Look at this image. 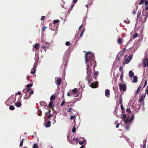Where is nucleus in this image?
<instances>
[{
	"mask_svg": "<svg viewBox=\"0 0 148 148\" xmlns=\"http://www.w3.org/2000/svg\"><path fill=\"white\" fill-rule=\"evenodd\" d=\"M93 55L90 52H88L86 54L85 56V60L86 64L88 66V64L90 66V67L93 66L95 68L96 66V62L93 58Z\"/></svg>",
	"mask_w": 148,
	"mask_h": 148,
	"instance_id": "1",
	"label": "nucleus"
},
{
	"mask_svg": "<svg viewBox=\"0 0 148 148\" xmlns=\"http://www.w3.org/2000/svg\"><path fill=\"white\" fill-rule=\"evenodd\" d=\"M127 116L126 114H123L121 116V118H122L125 123V129L126 130H128L129 129L130 126L131 124V122L134 119V115L132 116L130 119L129 118V116H128L127 117Z\"/></svg>",
	"mask_w": 148,
	"mask_h": 148,
	"instance_id": "2",
	"label": "nucleus"
},
{
	"mask_svg": "<svg viewBox=\"0 0 148 148\" xmlns=\"http://www.w3.org/2000/svg\"><path fill=\"white\" fill-rule=\"evenodd\" d=\"M127 56H125L123 61V63L124 64H127L129 63L132 58L133 55H130L126 59Z\"/></svg>",
	"mask_w": 148,
	"mask_h": 148,
	"instance_id": "3",
	"label": "nucleus"
},
{
	"mask_svg": "<svg viewBox=\"0 0 148 148\" xmlns=\"http://www.w3.org/2000/svg\"><path fill=\"white\" fill-rule=\"evenodd\" d=\"M86 68L87 74L88 75L89 78H91V76L92 74V69L91 68L90 66L88 64V66Z\"/></svg>",
	"mask_w": 148,
	"mask_h": 148,
	"instance_id": "4",
	"label": "nucleus"
},
{
	"mask_svg": "<svg viewBox=\"0 0 148 148\" xmlns=\"http://www.w3.org/2000/svg\"><path fill=\"white\" fill-rule=\"evenodd\" d=\"M119 89L121 91H123L125 92L126 90V85L124 84H119Z\"/></svg>",
	"mask_w": 148,
	"mask_h": 148,
	"instance_id": "5",
	"label": "nucleus"
},
{
	"mask_svg": "<svg viewBox=\"0 0 148 148\" xmlns=\"http://www.w3.org/2000/svg\"><path fill=\"white\" fill-rule=\"evenodd\" d=\"M67 139L68 140L69 142L71 143H74V142L76 141H77V143L78 142V140L77 138H73L70 139L69 138V135L67 136Z\"/></svg>",
	"mask_w": 148,
	"mask_h": 148,
	"instance_id": "6",
	"label": "nucleus"
},
{
	"mask_svg": "<svg viewBox=\"0 0 148 148\" xmlns=\"http://www.w3.org/2000/svg\"><path fill=\"white\" fill-rule=\"evenodd\" d=\"M142 64L144 67H148V59L147 58H146L143 60Z\"/></svg>",
	"mask_w": 148,
	"mask_h": 148,
	"instance_id": "7",
	"label": "nucleus"
},
{
	"mask_svg": "<svg viewBox=\"0 0 148 148\" xmlns=\"http://www.w3.org/2000/svg\"><path fill=\"white\" fill-rule=\"evenodd\" d=\"M34 93V91L33 90H31L30 92L28 93H27L26 95L24 97L25 99H28L31 97L32 95Z\"/></svg>",
	"mask_w": 148,
	"mask_h": 148,
	"instance_id": "8",
	"label": "nucleus"
},
{
	"mask_svg": "<svg viewBox=\"0 0 148 148\" xmlns=\"http://www.w3.org/2000/svg\"><path fill=\"white\" fill-rule=\"evenodd\" d=\"M33 85V83H31L29 84H27L26 86V87L25 88L26 92V93H27V92H28L31 89V87Z\"/></svg>",
	"mask_w": 148,
	"mask_h": 148,
	"instance_id": "9",
	"label": "nucleus"
},
{
	"mask_svg": "<svg viewBox=\"0 0 148 148\" xmlns=\"http://www.w3.org/2000/svg\"><path fill=\"white\" fill-rule=\"evenodd\" d=\"M7 101L9 102L10 103H14L15 101L14 100L13 96H10L7 100Z\"/></svg>",
	"mask_w": 148,
	"mask_h": 148,
	"instance_id": "10",
	"label": "nucleus"
},
{
	"mask_svg": "<svg viewBox=\"0 0 148 148\" xmlns=\"http://www.w3.org/2000/svg\"><path fill=\"white\" fill-rule=\"evenodd\" d=\"M61 79L60 78H58L55 82L58 86H59L61 84Z\"/></svg>",
	"mask_w": 148,
	"mask_h": 148,
	"instance_id": "11",
	"label": "nucleus"
},
{
	"mask_svg": "<svg viewBox=\"0 0 148 148\" xmlns=\"http://www.w3.org/2000/svg\"><path fill=\"white\" fill-rule=\"evenodd\" d=\"M145 2V6L147 5L148 4V1H145V0H141L139 3L140 5L143 4Z\"/></svg>",
	"mask_w": 148,
	"mask_h": 148,
	"instance_id": "12",
	"label": "nucleus"
},
{
	"mask_svg": "<svg viewBox=\"0 0 148 148\" xmlns=\"http://www.w3.org/2000/svg\"><path fill=\"white\" fill-rule=\"evenodd\" d=\"M56 27L55 26V25H53V23L49 26L50 29L52 30H55L58 27L57 25H56Z\"/></svg>",
	"mask_w": 148,
	"mask_h": 148,
	"instance_id": "13",
	"label": "nucleus"
},
{
	"mask_svg": "<svg viewBox=\"0 0 148 148\" xmlns=\"http://www.w3.org/2000/svg\"><path fill=\"white\" fill-rule=\"evenodd\" d=\"M134 73L132 70L130 71L129 72V76L130 78H132L134 76Z\"/></svg>",
	"mask_w": 148,
	"mask_h": 148,
	"instance_id": "14",
	"label": "nucleus"
},
{
	"mask_svg": "<svg viewBox=\"0 0 148 148\" xmlns=\"http://www.w3.org/2000/svg\"><path fill=\"white\" fill-rule=\"evenodd\" d=\"M110 91L109 89H107L105 91V95L107 97H108L109 96Z\"/></svg>",
	"mask_w": 148,
	"mask_h": 148,
	"instance_id": "15",
	"label": "nucleus"
},
{
	"mask_svg": "<svg viewBox=\"0 0 148 148\" xmlns=\"http://www.w3.org/2000/svg\"><path fill=\"white\" fill-rule=\"evenodd\" d=\"M39 45L38 43H36L34 46V47L36 49V50H39Z\"/></svg>",
	"mask_w": 148,
	"mask_h": 148,
	"instance_id": "16",
	"label": "nucleus"
},
{
	"mask_svg": "<svg viewBox=\"0 0 148 148\" xmlns=\"http://www.w3.org/2000/svg\"><path fill=\"white\" fill-rule=\"evenodd\" d=\"M36 67L34 65L33 67L31 69V73L32 74H34L35 73L36 71Z\"/></svg>",
	"mask_w": 148,
	"mask_h": 148,
	"instance_id": "17",
	"label": "nucleus"
},
{
	"mask_svg": "<svg viewBox=\"0 0 148 148\" xmlns=\"http://www.w3.org/2000/svg\"><path fill=\"white\" fill-rule=\"evenodd\" d=\"M53 103V101H50V102L49 103V104L48 106L47 107V108L48 110L49 109L48 108L49 107L50 108H53V107H52Z\"/></svg>",
	"mask_w": 148,
	"mask_h": 148,
	"instance_id": "18",
	"label": "nucleus"
},
{
	"mask_svg": "<svg viewBox=\"0 0 148 148\" xmlns=\"http://www.w3.org/2000/svg\"><path fill=\"white\" fill-rule=\"evenodd\" d=\"M98 83L96 82L95 83H92L91 84V87L92 88H96L97 87Z\"/></svg>",
	"mask_w": 148,
	"mask_h": 148,
	"instance_id": "19",
	"label": "nucleus"
},
{
	"mask_svg": "<svg viewBox=\"0 0 148 148\" xmlns=\"http://www.w3.org/2000/svg\"><path fill=\"white\" fill-rule=\"evenodd\" d=\"M98 73V71H95L94 74L92 75L93 78L95 79H97V77L99 74Z\"/></svg>",
	"mask_w": 148,
	"mask_h": 148,
	"instance_id": "20",
	"label": "nucleus"
},
{
	"mask_svg": "<svg viewBox=\"0 0 148 148\" xmlns=\"http://www.w3.org/2000/svg\"><path fill=\"white\" fill-rule=\"evenodd\" d=\"M40 104L42 106H46L47 105V103L45 101H41L40 102Z\"/></svg>",
	"mask_w": 148,
	"mask_h": 148,
	"instance_id": "21",
	"label": "nucleus"
},
{
	"mask_svg": "<svg viewBox=\"0 0 148 148\" xmlns=\"http://www.w3.org/2000/svg\"><path fill=\"white\" fill-rule=\"evenodd\" d=\"M143 84V82H141L140 85L138 87V89L136 92V94H137L139 93V92L140 91V88L141 86H142V85Z\"/></svg>",
	"mask_w": 148,
	"mask_h": 148,
	"instance_id": "22",
	"label": "nucleus"
},
{
	"mask_svg": "<svg viewBox=\"0 0 148 148\" xmlns=\"http://www.w3.org/2000/svg\"><path fill=\"white\" fill-rule=\"evenodd\" d=\"M51 110H49V111L45 113V114H49V116L48 117V119H50V118L52 116V115L50 113Z\"/></svg>",
	"mask_w": 148,
	"mask_h": 148,
	"instance_id": "23",
	"label": "nucleus"
},
{
	"mask_svg": "<svg viewBox=\"0 0 148 148\" xmlns=\"http://www.w3.org/2000/svg\"><path fill=\"white\" fill-rule=\"evenodd\" d=\"M14 105L17 107H19L21 106V104L20 102H16L15 103Z\"/></svg>",
	"mask_w": 148,
	"mask_h": 148,
	"instance_id": "24",
	"label": "nucleus"
},
{
	"mask_svg": "<svg viewBox=\"0 0 148 148\" xmlns=\"http://www.w3.org/2000/svg\"><path fill=\"white\" fill-rule=\"evenodd\" d=\"M123 39L121 38H119L117 40V43L119 44H122L123 42Z\"/></svg>",
	"mask_w": 148,
	"mask_h": 148,
	"instance_id": "25",
	"label": "nucleus"
},
{
	"mask_svg": "<svg viewBox=\"0 0 148 148\" xmlns=\"http://www.w3.org/2000/svg\"><path fill=\"white\" fill-rule=\"evenodd\" d=\"M51 125V122L50 121H49L47 122L45 125V127H50Z\"/></svg>",
	"mask_w": 148,
	"mask_h": 148,
	"instance_id": "26",
	"label": "nucleus"
},
{
	"mask_svg": "<svg viewBox=\"0 0 148 148\" xmlns=\"http://www.w3.org/2000/svg\"><path fill=\"white\" fill-rule=\"evenodd\" d=\"M138 35L137 33H135L134 34L133 36H132V37L133 38V40H134L136 38L138 37Z\"/></svg>",
	"mask_w": 148,
	"mask_h": 148,
	"instance_id": "27",
	"label": "nucleus"
},
{
	"mask_svg": "<svg viewBox=\"0 0 148 148\" xmlns=\"http://www.w3.org/2000/svg\"><path fill=\"white\" fill-rule=\"evenodd\" d=\"M133 81H132L133 83L136 82H137V77L136 76H134Z\"/></svg>",
	"mask_w": 148,
	"mask_h": 148,
	"instance_id": "28",
	"label": "nucleus"
},
{
	"mask_svg": "<svg viewBox=\"0 0 148 148\" xmlns=\"http://www.w3.org/2000/svg\"><path fill=\"white\" fill-rule=\"evenodd\" d=\"M141 14V11H138L137 15V18L138 19Z\"/></svg>",
	"mask_w": 148,
	"mask_h": 148,
	"instance_id": "29",
	"label": "nucleus"
},
{
	"mask_svg": "<svg viewBox=\"0 0 148 148\" xmlns=\"http://www.w3.org/2000/svg\"><path fill=\"white\" fill-rule=\"evenodd\" d=\"M9 108L10 110H13L14 109V107L13 105H11L9 107Z\"/></svg>",
	"mask_w": 148,
	"mask_h": 148,
	"instance_id": "30",
	"label": "nucleus"
},
{
	"mask_svg": "<svg viewBox=\"0 0 148 148\" xmlns=\"http://www.w3.org/2000/svg\"><path fill=\"white\" fill-rule=\"evenodd\" d=\"M85 29H83V30H82L81 33L79 36L80 37H82L83 33H84V32L85 31Z\"/></svg>",
	"mask_w": 148,
	"mask_h": 148,
	"instance_id": "31",
	"label": "nucleus"
},
{
	"mask_svg": "<svg viewBox=\"0 0 148 148\" xmlns=\"http://www.w3.org/2000/svg\"><path fill=\"white\" fill-rule=\"evenodd\" d=\"M123 71L121 72V75L120 77V80L121 81H123Z\"/></svg>",
	"mask_w": 148,
	"mask_h": 148,
	"instance_id": "32",
	"label": "nucleus"
},
{
	"mask_svg": "<svg viewBox=\"0 0 148 148\" xmlns=\"http://www.w3.org/2000/svg\"><path fill=\"white\" fill-rule=\"evenodd\" d=\"M60 22V21L58 20H54L53 23V25H55L56 23H58Z\"/></svg>",
	"mask_w": 148,
	"mask_h": 148,
	"instance_id": "33",
	"label": "nucleus"
},
{
	"mask_svg": "<svg viewBox=\"0 0 148 148\" xmlns=\"http://www.w3.org/2000/svg\"><path fill=\"white\" fill-rule=\"evenodd\" d=\"M42 48L44 49V50L46 52V51L47 49H48L49 48L48 47H46L45 46L43 45L42 47Z\"/></svg>",
	"mask_w": 148,
	"mask_h": 148,
	"instance_id": "34",
	"label": "nucleus"
},
{
	"mask_svg": "<svg viewBox=\"0 0 148 148\" xmlns=\"http://www.w3.org/2000/svg\"><path fill=\"white\" fill-rule=\"evenodd\" d=\"M38 115L40 116H41L42 114V112L41 111V110H38Z\"/></svg>",
	"mask_w": 148,
	"mask_h": 148,
	"instance_id": "35",
	"label": "nucleus"
},
{
	"mask_svg": "<svg viewBox=\"0 0 148 148\" xmlns=\"http://www.w3.org/2000/svg\"><path fill=\"white\" fill-rule=\"evenodd\" d=\"M144 101V99H143V96H142L140 97L139 99L138 100V102H141Z\"/></svg>",
	"mask_w": 148,
	"mask_h": 148,
	"instance_id": "36",
	"label": "nucleus"
},
{
	"mask_svg": "<svg viewBox=\"0 0 148 148\" xmlns=\"http://www.w3.org/2000/svg\"><path fill=\"white\" fill-rule=\"evenodd\" d=\"M85 141V139H84V140H83L82 141H78V143H79L80 145H82L84 142Z\"/></svg>",
	"mask_w": 148,
	"mask_h": 148,
	"instance_id": "37",
	"label": "nucleus"
},
{
	"mask_svg": "<svg viewBox=\"0 0 148 148\" xmlns=\"http://www.w3.org/2000/svg\"><path fill=\"white\" fill-rule=\"evenodd\" d=\"M73 92L74 93L76 94L77 93V88H75L73 90Z\"/></svg>",
	"mask_w": 148,
	"mask_h": 148,
	"instance_id": "38",
	"label": "nucleus"
},
{
	"mask_svg": "<svg viewBox=\"0 0 148 148\" xmlns=\"http://www.w3.org/2000/svg\"><path fill=\"white\" fill-rule=\"evenodd\" d=\"M126 111L127 112H128L129 114H130L131 112L130 111V108H127L126 109Z\"/></svg>",
	"mask_w": 148,
	"mask_h": 148,
	"instance_id": "39",
	"label": "nucleus"
},
{
	"mask_svg": "<svg viewBox=\"0 0 148 148\" xmlns=\"http://www.w3.org/2000/svg\"><path fill=\"white\" fill-rule=\"evenodd\" d=\"M55 99V97L54 95L51 96L50 98V100H54Z\"/></svg>",
	"mask_w": 148,
	"mask_h": 148,
	"instance_id": "40",
	"label": "nucleus"
},
{
	"mask_svg": "<svg viewBox=\"0 0 148 148\" xmlns=\"http://www.w3.org/2000/svg\"><path fill=\"white\" fill-rule=\"evenodd\" d=\"M147 15H146L145 18H144V21H143L144 22H145L146 21V20H147V16H148V13H147Z\"/></svg>",
	"mask_w": 148,
	"mask_h": 148,
	"instance_id": "41",
	"label": "nucleus"
},
{
	"mask_svg": "<svg viewBox=\"0 0 148 148\" xmlns=\"http://www.w3.org/2000/svg\"><path fill=\"white\" fill-rule=\"evenodd\" d=\"M33 148H38L37 145L36 144H34L33 145Z\"/></svg>",
	"mask_w": 148,
	"mask_h": 148,
	"instance_id": "42",
	"label": "nucleus"
},
{
	"mask_svg": "<svg viewBox=\"0 0 148 148\" xmlns=\"http://www.w3.org/2000/svg\"><path fill=\"white\" fill-rule=\"evenodd\" d=\"M23 139H22V140H21V141L20 143V147H22V146L23 145Z\"/></svg>",
	"mask_w": 148,
	"mask_h": 148,
	"instance_id": "43",
	"label": "nucleus"
},
{
	"mask_svg": "<svg viewBox=\"0 0 148 148\" xmlns=\"http://www.w3.org/2000/svg\"><path fill=\"white\" fill-rule=\"evenodd\" d=\"M65 103V100H64L60 104V106H62L64 105Z\"/></svg>",
	"mask_w": 148,
	"mask_h": 148,
	"instance_id": "44",
	"label": "nucleus"
},
{
	"mask_svg": "<svg viewBox=\"0 0 148 148\" xmlns=\"http://www.w3.org/2000/svg\"><path fill=\"white\" fill-rule=\"evenodd\" d=\"M70 44L69 42H66L65 43V45L67 46H69L70 45Z\"/></svg>",
	"mask_w": 148,
	"mask_h": 148,
	"instance_id": "45",
	"label": "nucleus"
},
{
	"mask_svg": "<svg viewBox=\"0 0 148 148\" xmlns=\"http://www.w3.org/2000/svg\"><path fill=\"white\" fill-rule=\"evenodd\" d=\"M74 110L73 109V108H70L69 109H68V111L69 112H71V111L72 110Z\"/></svg>",
	"mask_w": 148,
	"mask_h": 148,
	"instance_id": "46",
	"label": "nucleus"
},
{
	"mask_svg": "<svg viewBox=\"0 0 148 148\" xmlns=\"http://www.w3.org/2000/svg\"><path fill=\"white\" fill-rule=\"evenodd\" d=\"M72 131L73 133H74L76 131V128L75 127H73L72 129Z\"/></svg>",
	"mask_w": 148,
	"mask_h": 148,
	"instance_id": "47",
	"label": "nucleus"
},
{
	"mask_svg": "<svg viewBox=\"0 0 148 148\" xmlns=\"http://www.w3.org/2000/svg\"><path fill=\"white\" fill-rule=\"evenodd\" d=\"M75 116H72L71 117V120H75Z\"/></svg>",
	"mask_w": 148,
	"mask_h": 148,
	"instance_id": "48",
	"label": "nucleus"
},
{
	"mask_svg": "<svg viewBox=\"0 0 148 148\" xmlns=\"http://www.w3.org/2000/svg\"><path fill=\"white\" fill-rule=\"evenodd\" d=\"M74 5V4H72L71 5V8H70V9L69 10V12H70V10H72V8H73Z\"/></svg>",
	"mask_w": 148,
	"mask_h": 148,
	"instance_id": "49",
	"label": "nucleus"
},
{
	"mask_svg": "<svg viewBox=\"0 0 148 148\" xmlns=\"http://www.w3.org/2000/svg\"><path fill=\"white\" fill-rule=\"evenodd\" d=\"M119 103H120L121 105L122 104V98H120L119 99Z\"/></svg>",
	"mask_w": 148,
	"mask_h": 148,
	"instance_id": "50",
	"label": "nucleus"
},
{
	"mask_svg": "<svg viewBox=\"0 0 148 148\" xmlns=\"http://www.w3.org/2000/svg\"><path fill=\"white\" fill-rule=\"evenodd\" d=\"M124 22L126 23L129 24L130 23V21L128 20H125Z\"/></svg>",
	"mask_w": 148,
	"mask_h": 148,
	"instance_id": "51",
	"label": "nucleus"
},
{
	"mask_svg": "<svg viewBox=\"0 0 148 148\" xmlns=\"http://www.w3.org/2000/svg\"><path fill=\"white\" fill-rule=\"evenodd\" d=\"M121 108L122 110H123L124 109V108L123 106V105L122 104H121Z\"/></svg>",
	"mask_w": 148,
	"mask_h": 148,
	"instance_id": "52",
	"label": "nucleus"
},
{
	"mask_svg": "<svg viewBox=\"0 0 148 148\" xmlns=\"http://www.w3.org/2000/svg\"><path fill=\"white\" fill-rule=\"evenodd\" d=\"M93 0H88V3H92V2Z\"/></svg>",
	"mask_w": 148,
	"mask_h": 148,
	"instance_id": "53",
	"label": "nucleus"
},
{
	"mask_svg": "<svg viewBox=\"0 0 148 148\" xmlns=\"http://www.w3.org/2000/svg\"><path fill=\"white\" fill-rule=\"evenodd\" d=\"M119 125H120V124L119 123H117L116 125V127L117 128H118L119 127Z\"/></svg>",
	"mask_w": 148,
	"mask_h": 148,
	"instance_id": "54",
	"label": "nucleus"
},
{
	"mask_svg": "<svg viewBox=\"0 0 148 148\" xmlns=\"http://www.w3.org/2000/svg\"><path fill=\"white\" fill-rule=\"evenodd\" d=\"M45 46L46 47H48L49 48V45L48 44H47V43H45Z\"/></svg>",
	"mask_w": 148,
	"mask_h": 148,
	"instance_id": "55",
	"label": "nucleus"
},
{
	"mask_svg": "<svg viewBox=\"0 0 148 148\" xmlns=\"http://www.w3.org/2000/svg\"><path fill=\"white\" fill-rule=\"evenodd\" d=\"M45 18V16H42L41 18V20H43Z\"/></svg>",
	"mask_w": 148,
	"mask_h": 148,
	"instance_id": "56",
	"label": "nucleus"
},
{
	"mask_svg": "<svg viewBox=\"0 0 148 148\" xmlns=\"http://www.w3.org/2000/svg\"><path fill=\"white\" fill-rule=\"evenodd\" d=\"M146 7L145 8V10L147 11L148 10V6L147 5V6L146 5Z\"/></svg>",
	"mask_w": 148,
	"mask_h": 148,
	"instance_id": "57",
	"label": "nucleus"
},
{
	"mask_svg": "<svg viewBox=\"0 0 148 148\" xmlns=\"http://www.w3.org/2000/svg\"><path fill=\"white\" fill-rule=\"evenodd\" d=\"M145 91L146 93H147V94H148V88H147L146 89H145Z\"/></svg>",
	"mask_w": 148,
	"mask_h": 148,
	"instance_id": "58",
	"label": "nucleus"
},
{
	"mask_svg": "<svg viewBox=\"0 0 148 148\" xmlns=\"http://www.w3.org/2000/svg\"><path fill=\"white\" fill-rule=\"evenodd\" d=\"M146 93H144L143 94H142L143 97L144 98H145V97Z\"/></svg>",
	"mask_w": 148,
	"mask_h": 148,
	"instance_id": "59",
	"label": "nucleus"
},
{
	"mask_svg": "<svg viewBox=\"0 0 148 148\" xmlns=\"http://www.w3.org/2000/svg\"><path fill=\"white\" fill-rule=\"evenodd\" d=\"M17 94L18 95H20L21 94V92L20 91H18L17 93Z\"/></svg>",
	"mask_w": 148,
	"mask_h": 148,
	"instance_id": "60",
	"label": "nucleus"
},
{
	"mask_svg": "<svg viewBox=\"0 0 148 148\" xmlns=\"http://www.w3.org/2000/svg\"><path fill=\"white\" fill-rule=\"evenodd\" d=\"M47 28V27H44L42 29V30L43 31H45V29H46Z\"/></svg>",
	"mask_w": 148,
	"mask_h": 148,
	"instance_id": "61",
	"label": "nucleus"
},
{
	"mask_svg": "<svg viewBox=\"0 0 148 148\" xmlns=\"http://www.w3.org/2000/svg\"><path fill=\"white\" fill-rule=\"evenodd\" d=\"M119 71H121L122 70V66H120L119 69Z\"/></svg>",
	"mask_w": 148,
	"mask_h": 148,
	"instance_id": "62",
	"label": "nucleus"
},
{
	"mask_svg": "<svg viewBox=\"0 0 148 148\" xmlns=\"http://www.w3.org/2000/svg\"><path fill=\"white\" fill-rule=\"evenodd\" d=\"M67 95L69 96H71V95L69 92H68L67 93Z\"/></svg>",
	"mask_w": 148,
	"mask_h": 148,
	"instance_id": "63",
	"label": "nucleus"
},
{
	"mask_svg": "<svg viewBox=\"0 0 148 148\" xmlns=\"http://www.w3.org/2000/svg\"><path fill=\"white\" fill-rule=\"evenodd\" d=\"M147 79L145 80V83H144V84H145V85H146L147 84Z\"/></svg>",
	"mask_w": 148,
	"mask_h": 148,
	"instance_id": "64",
	"label": "nucleus"
}]
</instances>
